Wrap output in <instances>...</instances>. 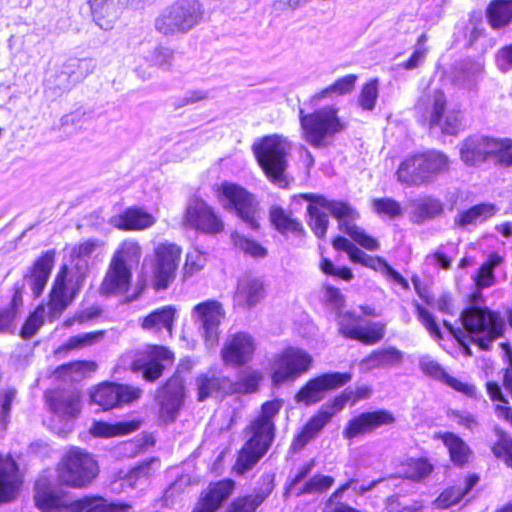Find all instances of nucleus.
Masks as SVG:
<instances>
[{"label": "nucleus", "mask_w": 512, "mask_h": 512, "mask_svg": "<svg viewBox=\"0 0 512 512\" xmlns=\"http://www.w3.org/2000/svg\"><path fill=\"white\" fill-rule=\"evenodd\" d=\"M300 197L309 202L307 207L310 218L309 226L318 238L325 237L329 224L328 215L321 211L322 208H325L338 220L339 229L348 234L360 246L370 251L378 249L377 240L353 223L359 214L349 204L328 200L317 194L306 193Z\"/></svg>", "instance_id": "nucleus-1"}, {"label": "nucleus", "mask_w": 512, "mask_h": 512, "mask_svg": "<svg viewBox=\"0 0 512 512\" xmlns=\"http://www.w3.org/2000/svg\"><path fill=\"white\" fill-rule=\"evenodd\" d=\"M281 407L280 400L265 402L259 416L247 427V433L250 436L241 449L236 463L239 473L250 470L270 448L275 431L273 418L279 413Z\"/></svg>", "instance_id": "nucleus-2"}, {"label": "nucleus", "mask_w": 512, "mask_h": 512, "mask_svg": "<svg viewBox=\"0 0 512 512\" xmlns=\"http://www.w3.org/2000/svg\"><path fill=\"white\" fill-rule=\"evenodd\" d=\"M419 122L430 130L438 129L442 134L457 135L463 127V114L457 108L447 109L446 96L434 90L419 98L414 106Z\"/></svg>", "instance_id": "nucleus-3"}, {"label": "nucleus", "mask_w": 512, "mask_h": 512, "mask_svg": "<svg viewBox=\"0 0 512 512\" xmlns=\"http://www.w3.org/2000/svg\"><path fill=\"white\" fill-rule=\"evenodd\" d=\"M450 163L449 157L439 150L411 155L397 169V180L407 186L429 184L440 174L448 172Z\"/></svg>", "instance_id": "nucleus-4"}, {"label": "nucleus", "mask_w": 512, "mask_h": 512, "mask_svg": "<svg viewBox=\"0 0 512 512\" xmlns=\"http://www.w3.org/2000/svg\"><path fill=\"white\" fill-rule=\"evenodd\" d=\"M459 155L467 166H477L493 158L499 164L509 167L512 165V140L472 135L460 143Z\"/></svg>", "instance_id": "nucleus-5"}, {"label": "nucleus", "mask_w": 512, "mask_h": 512, "mask_svg": "<svg viewBox=\"0 0 512 512\" xmlns=\"http://www.w3.org/2000/svg\"><path fill=\"white\" fill-rule=\"evenodd\" d=\"M299 120L302 138L314 148L324 147L336 134L346 129L335 106H326L309 114L300 109Z\"/></svg>", "instance_id": "nucleus-6"}, {"label": "nucleus", "mask_w": 512, "mask_h": 512, "mask_svg": "<svg viewBox=\"0 0 512 512\" xmlns=\"http://www.w3.org/2000/svg\"><path fill=\"white\" fill-rule=\"evenodd\" d=\"M97 461L87 451L70 448L57 466V480L61 485L71 488H85L98 475Z\"/></svg>", "instance_id": "nucleus-7"}, {"label": "nucleus", "mask_w": 512, "mask_h": 512, "mask_svg": "<svg viewBox=\"0 0 512 512\" xmlns=\"http://www.w3.org/2000/svg\"><path fill=\"white\" fill-rule=\"evenodd\" d=\"M461 321L465 330L471 334L483 336L473 339L481 350L488 351L492 343L501 337L505 330V321L501 314L487 307H470L462 311Z\"/></svg>", "instance_id": "nucleus-8"}, {"label": "nucleus", "mask_w": 512, "mask_h": 512, "mask_svg": "<svg viewBox=\"0 0 512 512\" xmlns=\"http://www.w3.org/2000/svg\"><path fill=\"white\" fill-rule=\"evenodd\" d=\"M217 197L225 210L235 213L250 229H259V202L252 193L239 184L223 182L217 188Z\"/></svg>", "instance_id": "nucleus-9"}, {"label": "nucleus", "mask_w": 512, "mask_h": 512, "mask_svg": "<svg viewBox=\"0 0 512 512\" xmlns=\"http://www.w3.org/2000/svg\"><path fill=\"white\" fill-rule=\"evenodd\" d=\"M202 17V6L197 0H179L156 18L155 28L164 35L187 33L200 23Z\"/></svg>", "instance_id": "nucleus-10"}, {"label": "nucleus", "mask_w": 512, "mask_h": 512, "mask_svg": "<svg viewBox=\"0 0 512 512\" xmlns=\"http://www.w3.org/2000/svg\"><path fill=\"white\" fill-rule=\"evenodd\" d=\"M290 150L291 144L288 139L276 134L263 138L254 146L256 158L272 182L280 183L282 181Z\"/></svg>", "instance_id": "nucleus-11"}, {"label": "nucleus", "mask_w": 512, "mask_h": 512, "mask_svg": "<svg viewBox=\"0 0 512 512\" xmlns=\"http://www.w3.org/2000/svg\"><path fill=\"white\" fill-rule=\"evenodd\" d=\"M313 363L312 356L297 347H287L276 353L271 362V378L275 386L292 382L307 373Z\"/></svg>", "instance_id": "nucleus-12"}, {"label": "nucleus", "mask_w": 512, "mask_h": 512, "mask_svg": "<svg viewBox=\"0 0 512 512\" xmlns=\"http://www.w3.org/2000/svg\"><path fill=\"white\" fill-rule=\"evenodd\" d=\"M225 315L223 305L216 300L203 301L193 307L191 317L198 325L199 332L208 349L218 345L220 325Z\"/></svg>", "instance_id": "nucleus-13"}, {"label": "nucleus", "mask_w": 512, "mask_h": 512, "mask_svg": "<svg viewBox=\"0 0 512 512\" xmlns=\"http://www.w3.org/2000/svg\"><path fill=\"white\" fill-rule=\"evenodd\" d=\"M351 380L349 373H324L310 379L295 395V401L311 406L322 401L329 391L344 386Z\"/></svg>", "instance_id": "nucleus-14"}, {"label": "nucleus", "mask_w": 512, "mask_h": 512, "mask_svg": "<svg viewBox=\"0 0 512 512\" xmlns=\"http://www.w3.org/2000/svg\"><path fill=\"white\" fill-rule=\"evenodd\" d=\"M183 225L208 234L219 233L224 228L214 209L199 198L189 200L183 216Z\"/></svg>", "instance_id": "nucleus-15"}, {"label": "nucleus", "mask_w": 512, "mask_h": 512, "mask_svg": "<svg viewBox=\"0 0 512 512\" xmlns=\"http://www.w3.org/2000/svg\"><path fill=\"white\" fill-rule=\"evenodd\" d=\"M156 264L153 268V286L156 290L166 289L175 277L181 256V249L173 243H161L155 249Z\"/></svg>", "instance_id": "nucleus-16"}, {"label": "nucleus", "mask_w": 512, "mask_h": 512, "mask_svg": "<svg viewBox=\"0 0 512 512\" xmlns=\"http://www.w3.org/2000/svg\"><path fill=\"white\" fill-rule=\"evenodd\" d=\"M142 390L125 384L103 383L92 393V401L104 410L129 404L140 398Z\"/></svg>", "instance_id": "nucleus-17"}, {"label": "nucleus", "mask_w": 512, "mask_h": 512, "mask_svg": "<svg viewBox=\"0 0 512 512\" xmlns=\"http://www.w3.org/2000/svg\"><path fill=\"white\" fill-rule=\"evenodd\" d=\"M255 350V339L246 332H237L225 340L221 358L227 365L240 367L252 359Z\"/></svg>", "instance_id": "nucleus-18"}, {"label": "nucleus", "mask_w": 512, "mask_h": 512, "mask_svg": "<svg viewBox=\"0 0 512 512\" xmlns=\"http://www.w3.org/2000/svg\"><path fill=\"white\" fill-rule=\"evenodd\" d=\"M394 422L395 418L393 414L387 410L361 413L349 421L343 431V436L346 439H353L357 436L371 433L383 425L393 424Z\"/></svg>", "instance_id": "nucleus-19"}, {"label": "nucleus", "mask_w": 512, "mask_h": 512, "mask_svg": "<svg viewBox=\"0 0 512 512\" xmlns=\"http://www.w3.org/2000/svg\"><path fill=\"white\" fill-rule=\"evenodd\" d=\"M160 397L159 417L164 423L173 422L183 405L184 384L179 377L170 378Z\"/></svg>", "instance_id": "nucleus-20"}, {"label": "nucleus", "mask_w": 512, "mask_h": 512, "mask_svg": "<svg viewBox=\"0 0 512 512\" xmlns=\"http://www.w3.org/2000/svg\"><path fill=\"white\" fill-rule=\"evenodd\" d=\"M195 385L198 401L235 391L233 383L228 377L212 369L199 374L196 377Z\"/></svg>", "instance_id": "nucleus-21"}, {"label": "nucleus", "mask_w": 512, "mask_h": 512, "mask_svg": "<svg viewBox=\"0 0 512 512\" xmlns=\"http://www.w3.org/2000/svg\"><path fill=\"white\" fill-rule=\"evenodd\" d=\"M265 294V285L261 279L244 276L237 282L233 305L241 309H251L265 298Z\"/></svg>", "instance_id": "nucleus-22"}, {"label": "nucleus", "mask_w": 512, "mask_h": 512, "mask_svg": "<svg viewBox=\"0 0 512 512\" xmlns=\"http://www.w3.org/2000/svg\"><path fill=\"white\" fill-rule=\"evenodd\" d=\"M233 491L234 482L230 479L209 484L207 489L201 493L192 512H216Z\"/></svg>", "instance_id": "nucleus-23"}, {"label": "nucleus", "mask_w": 512, "mask_h": 512, "mask_svg": "<svg viewBox=\"0 0 512 512\" xmlns=\"http://www.w3.org/2000/svg\"><path fill=\"white\" fill-rule=\"evenodd\" d=\"M45 396L50 409L60 418H76L81 412L80 394L76 390H54Z\"/></svg>", "instance_id": "nucleus-24"}, {"label": "nucleus", "mask_w": 512, "mask_h": 512, "mask_svg": "<svg viewBox=\"0 0 512 512\" xmlns=\"http://www.w3.org/2000/svg\"><path fill=\"white\" fill-rule=\"evenodd\" d=\"M132 280V270L110 260L100 285V293L106 296L122 295L128 292Z\"/></svg>", "instance_id": "nucleus-25"}, {"label": "nucleus", "mask_w": 512, "mask_h": 512, "mask_svg": "<svg viewBox=\"0 0 512 512\" xmlns=\"http://www.w3.org/2000/svg\"><path fill=\"white\" fill-rule=\"evenodd\" d=\"M145 353L148 360L143 363H141L140 360L134 361L132 370L142 371L143 377L146 380L154 381L163 373L164 365L161 362H171L173 360V354L167 348L156 345L148 346Z\"/></svg>", "instance_id": "nucleus-26"}, {"label": "nucleus", "mask_w": 512, "mask_h": 512, "mask_svg": "<svg viewBox=\"0 0 512 512\" xmlns=\"http://www.w3.org/2000/svg\"><path fill=\"white\" fill-rule=\"evenodd\" d=\"M419 368L426 376L443 382L456 391L462 392L470 397L475 395V386L463 383L448 375L444 368L429 355H423L419 358Z\"/></svg>", "instance_id": "nucleus-27"}, {"label": "nucleus", "mask_w": 512, "mask_h": 512, "mask_svg": "<svg viewBox=\"0 0 512 512\" xmlns=\"http://www.w3.org/2000/svg\"><path fill=\"white\" fill-rule=\"evenodd\" d=\"M109 223L119 230L141 231L152 227L156 223V218L142 208L131 207L111 217Z\"/></svg>", "instance_id": "nucleus-28"}, {"label": "nucleus", "mask_w": 512, "mask_h": 512, "mask_svg": "<svg viewBox=\"0 0 512 512\" xmlns=\"http://www.w3.org/2000/svg\"><path fill=\"white\" fill-rule=\"evenodd\" d=\"M177 316L178 309L175 306H163L142 317L140 319V326L143 330L153 333H159L164 330L172 338Z\"/></svg>", "instance_id": "nucleus-29"}, {"label": "nucleus", "mask_w": 512, "mask_h": 512, "mask_svg": "<svg viewBox=\"0 0 512 512\" xmlns=\"http://www.w3.org/2000/svg\"><path fill=\"white\" fill-rule=\"evenodd\" d=\"M67 266H63L56 276L52 291L50 293L49 308L54 314H60L73 300L76 291L70 286L71 280L67 282Z\"/></svg>", "instance_id": "nucleus-30"}, {"label": "nucleus", "mask_w": 512, "mask_h": 512, "mask_svg": "<svg viewBox=\"0 0 512 512\" xmlns=\"http://www.w3.org/2000/svg\"><path fill=\"white\" fill-rule=\"evenodd\" d=\"M19 486L17 466L9 456H0V503L11 501Z\"/></svg>", "instance_id": "nucleus-31"}, {"label": "nucleus", "mask_w": 512, "mask_h": 512, "mask_svg": "<svg viewBox=\"0 0 512 512\" xmlns=\"http://www.w3.org/2000/svg\"><path fill=\"white\" fill-rule=\"evenodd\" d=\"M127 503H109L99 496H86L67 506V512H127Z\"/></svg>", "instance_id": "nucleus-32"}, {"label": "nucleus", "mask_w": 512, "mask_h": 512, "mask_svg": "<svg viewBox=\"0 0 512 512\" xmlns=\"http://www.w3.org/2000/svg\"><path fill=\"white\" fill-rule=\"evenodd\" d=\"M333 416L334 411L320 409L295 437L292 443L293 449L296 451L303 449L307 443L320 433V431L330 422Z\"/></svg>", "instance_id": "nucleus-33"}, {"label": "nucleus", "mask_w": 512, "mask_h": 512, "mask_svg": "<svg viewBox=\"0 0 512 512\" xmlns=\"http://www.w3.org/2000/svg\"><path fill=\"white\" fill-rule=\"evenodd\" d=\"M53 264L54 252L47 251L36 260L31 274L27 277V282L31 286L36 297L43 292L49 279Z\"/></svg>", "instance_id": "nucleus-34"}, {"label": "nucleus", "mask_w": 512, "mask_h": 512, "mask_svg": "<svg viewBox=\"0 0 512 512\" xmlns=\"http://www.w3.org/2000/svg\"><path fill=\"white\" fill-rule=\"evenodd\" d=\"M97 25L105 30L112 28L123 4L114 0H87Z\"/></svg>", "instance_id": "nucleus-35"}, {"label": "nucleus", "mask_w": 512, "mask_h": 512, "mask_svg": "<svg viewBox=\"0 0 512 512\" xmlns=\"http://www.w3.org/2000/svg\"><path fill=\"white\" fill-rule=\"evenodd\" d=\"M34 500L42 512H60L64 507L67 509L63 496L55 493L45 479L37 480Z\"/></svg>", "instance_id": "nucleus-36"}, {"label": "nucleus", "mask_w": 512, "mask_h": 512, "mask_svg": "<svg viewBox=\"0 0 512 512\" xmlns=\"http://www.w3.org/2000/svg\"><path fill=\"white\" fill-rule=\"evenodd\" d=\"M403 361V352L395 347L373 351L360 362V367L369 372L377 368L399 365Z\"/></svg>", "instance_id": "nucleus-37"}, {"label": "nucleus", "mask_w": 512, "mask_h": 512, "mask_svg": "<svg viewBox=\"0 0 512 512\" xmlns=\"http://www.w3.org/2000/svg\"><path fill=\"white\" fill-rule=\"evenodd\" d=\"M159 466V460L157 458H151L132 469L128 474L122 475V472H120L119 479L111 483V490L119 493L126 487L134 488L136 480L139 478H148Z\"/></svg>", "instance_id": "nucleus-38"}, {"label": "nucleus", "mask_w": 512, "mask_h": 512, "mask_svg": "<svg viewBox=\"0 0 512 512\" xmlns=\"http://www.w3.org/2000/svg\"><path fill=\"white\" fill-rule=\"evenodd\" d=\"M498 208L492 203H480L462 211L455 218V225L465 227L485 222L498 212Z\"/></svg>", "instance_id": "nucleus-39"}, {"label": "nucleus", "mask_w": 512, "mask_h": 512, "mask_svg": "<svg viewBox=\"0 0 512 512\" xmlns=\"http://www.w3.org/2000/svg\"><path fill=\"white\" fill-rule=\"evenodd\" d=\"M486 17L493 29H501L512 23V0H492L487 9Z\"/></svg>", "instance_id": "nucleus-40"}, {"label": "nucleus", "mask_w": 512, "mask_h": 512, "mask_svg": "<svg viewBox=\"0 0 512 512\" xmlns=\"http://www.w3.org/2000/svg\"><path fill=\"white\" fill-rule=\"evenodd\" d=\"M479 481L478 476H469L463 486H453L443 491L434 501L437 508H448L457 504Z\"/></svg>", "instance_id": "nucleus-41"}, {"label": "nucleus", "mask_w": 512, "mask_h": 512, "mask_svg": "<svg viewBox=\"0 0 512 512\" xmlns=\"http://www.w3.org/2000/svg\"><path fill=\"white\" fill-rule=\"evenodd\" d=\"M447 447L450 458L455 465L463 466L472 454L469 446L457 435L446 432L438 436Z\"/></svg>", "instance_id": "nucleus-42"}, {"label": "nucleus", "mask_w": 512, "mask_h": 512, "mask_svg": "<svg viewBox=\"0 0 512 512\" xmlns=\"http://www.w3.org/2000/svg\"><path fill=\"white\" fill-rule=\"evenodd\" d=\"M141 255L142 249L139 243L135 240L127 239L119 245L113 253L111 260L132 270L134 266L138 265Z\"/></svg>", "instance_id": "nucleus-43"}, {"label": "nucleus", "mask_w": 512, "mask_h": 512, "mask_svg": "<svg viewBox=\"0 0 512 512\" xmlns=\"http://www.w3.org/2000/svg\"><path fill=\"white\" fill-rule=\"evenodd\" d=\"M97 369V364L93 361H76L58 367L55 375L67 381H80Z\"/></svg>", "instance_id": "nucleus-44"}, {"label": "nucleus", "mask_w": 512, "mask_h": 512, "mask_svg": "<svg viewBox=\"0 0 512 512\" xmlns=\"http://www.w3.org/2000/svg\"><path fill=\"white\" fill-rule=\"evenodd\" d=\"M139 428V423L135 421L120 422L110 424L103 421L94 422L90 428V433L96 437H114L129 434Z\"/></svg>", "instance_id": "nucleus-45"}, {"label": "nucleus", "mask_w": 512, "mask_h": 512, "mask_svg": "<svg viewBox=\"0 0 512 512\" xmlns=\"http://www.w3.org/2000/svg\"><path fill=\"white\" fill-rule=\"evenodd\" d=\"M404 477L421 482L425 480L434 470L433 464L427 458H409L403 464Z\"/></svg>", "instance_id": "nucleus-46"}, {"label": "nucleus", "mask_w": 512, "mask_h": 512, "mask_svg": "<svg viewBox=\"0 0 512 512\" xmlns=\"http://www.w3.org/2000/svg\"><path fill=\"white\" fill-rule=\"evenodd\" d=\"M412 205V219L415 223H421L426 219L434 218L443 212L442 203L431 197L415 200Z\"/></svg>", "instance_id": "nucleus-47"}, {"label": "nucleus", "mask_w": 512, "mask_h": 512, "mask_svg": "<svg viewBox=\"0 0 512 512\" xmlns=\"http://www.w3.org/2000/svg\"><path fill=\"white\" fill-rule=\"evenodd\" d=\"M268 495L269 492L258 490L249 495L237 497L231 502L225 512H256Z\"/></svg>", "instance_id": "nucleus-48"}, {"label": "nucleus", "mask_w": 512, "mask_h": 512, "mask_svg": "<svg viewBox=\"0 0 512 512\" xmlns=\"http://www.w3.org/2000/svg\"><path fill=\"white\" fill-rule=\"evenodd\" d=\"M270 220L275 228L282 234L303 232L301 223L292 218L282 208L274 207L270 211Z\"/></svg>", "instance_id": "nucleus-49"}, {"label": "nucleus", "mask_w": 512, "mask_h": 512, "mask_svg": "<svg viewBox=\"0 0 512 512\" xmlns=\"http://www.w3.org/2000/svg\"><path fill=\"white\" fill-rule=\"evenodd\" d=\"M486 389L492 401L502 403L495 406L497 417L503 418L512 424V408L507 405L508 400L503 395L500 386L496 382H487Z\"/></svg>", "instance_id": "nucleus-50"}, {"label": "nucleus", "mask_w": 512, "mask_h": 512, "mask_svg": "<svg viewBox=\"0 0 512 512\" xmlns=\"http://www.w3.org/2000/svg\"><path fill=\"white\" fill-rule=\"evenodd\" d=\"M494 432L498 440L492 446V452L497 458H503L506 464L512 468V438L499 427H495Z\"/></svg>", "instance_id": "nucleus-51"}, {"label": "nucleus", "mask_w": 512, "mask_h": 512, "mask_svg": "<svg viewBox=\"0 0 512 512\" xmlns=\"http://www.w3.org/2000/svg\"><path fill=\"white\" fill-rule=\"evenodd\" d=\"M386 325L380 322H372L366 327H360L356 340L373 345L381 341L385 336Z\"/></svg>", "instance_id": "nucleus-52"}, {"label": "nucleus", "mask_w": 512, "mask_h": 512, "mask_svg": "<svg viewBox=\"0 0 512 512\" xmlns=\"http://www.w3.org/2000/svg\"><path fill=\"white\" fill-rule=\"evenodd\" d=\"M359 317L346 312L338 315V325L340 333L346 338L356 340L359 328Z\"/></svg>", "instance_id": "nucleus-53"}, {"label": "nucleus", "mask_w": 512, "mask_h": 512, "mask_svg": "<svg viewBox=\"0 0 512 512\" xmlns=\"http://www.w3.org/2000/svg\"><path fill=\"white\" fill-rule=\"evenodd\" d=\"M378 97V80L373 79L366 83L359 95V105L362 109L371 111L374 109Z\"/></svg>", "instance_id": "nucleus-54"}, {"label": "nucleus", "mask_w": 512, "mask_h": 512, "mask_svg": "<svg viewBox=\"0 0 512 512\" xmlns=\"http://www.w3.org/2000/svg\"><path fill=\"white\" fill-rule=\"evenodd\" d=\"M422 508V501L414 500L410 504H406L399 495H392L385 501V509L388 512H418Z\"/></svg>", "instance_id": "nucleus-55"}, {"label": "nucleus", "mask_w": 512, "mask_h": 512, "mask_svg": "<svg viewBox=\"0 0 512 512\" xmlns=\"http://www.w3.org/2000/svg\"><path fill=\"white\" fill-rule=\"evenodd\" d=\"M234 244L237 248L245 252L246 254L256 257L263 258L267 254V250L262 247L259 243L254 240L248 239L242 235L235 234L233 236Z\"/></svg>", "instance_id": "nucleus-56"}, {"label": "nucleus", "mask_w": 512, "mask_h": 512, "mask_svg": "<svg viewBox=\"0 0 512 512\" xmlns=\"http://www.w3.org/2000/svg\"><path fill=\"white\" fill-rule=\"evenodd\" d=\"M105 332L96 331L71 337L64 345L68 350L91 346L103 339Z\"/></svg>", "instance_id": "nucleus-57"}, {"label": "nucleus", "mask_w": 512, "mask_h": 512, "mask_svg": "<svg viewBox=\"0 0 512 512\" xmlns=\"http://www.w3.org/2000/svg\"><path fill=\"white\" fill-rule=\"evenodd\" d=\"M333 484V477L317 474L306 482L299 494L321 493L328 490Z\"/></svg>", "instance_id": "nucleus-58"}, {"label": "nucleus", "mask_w": 512, "mask_h": 512, "mask_svg": "<svg viewBox=\"0 0 512 512\" xmlns=\"http://www.w3.org/2000/svg\"><path fill=\"white\" fill-rule=\"evenodd\" d=\"M418 320L426 328L428 333L437 341L442 339V333L434 316L419 304H415Z\"/></svg>", "instance_id": "nucleus-59"}, {"label": "nucleus", "mask_w": 512, "mask_h": 512, "mask_svg": "<svg viewBox=\"0 0 512 512\" xmlns=\"http://www.w3.org/2000/svg\"><path fill=\"white\" fill-rule=\"evenodd\" d=\"M373 209L380 215H386L390 218L398 217L402 214L400 204L394 199L382 198L373 200Z\"/></svg>", "instance_id": "nucleus-60"}, {"label": "nucleus", "mask_w": 512, "mask_h": 512, "mask_svg": "<svg viewBox=\"0 0 512 512\" xmlns=\"http://www.w3.org/2000/svg\"><path fill=\"white\" fill-rule=\"evenodd\" d=\"M44 308L38 307L26 320L22 331L21 336L25 339H29L32 336L35 335L37 330L43 325L44 323Z\"/></svg>", "instance_id": "nucleus-61"}, {"label": "nucleus", "mask_w": 512, "mask_h": 512, "mask_svg": "<svg viewBox=\"0 0 512 512\" xmlns=\"http://www.w3.org/2000/svg\"><path fill=\"white\" fill-rule=\"evenodd\" d=\"M482 71L483 65L480 62H470L462 66L461 73L455 80L463 87H470Z\"/></svg>", "instance_id": "nucleus-62"}, {"label": "nucleus", "mask_w": 512, "mask_h": 512, "mask_svg": "<svg viewBox=\"0 0 512 512\" xmlns=\"http://www.w3.org/2000/svg\"><path fill=\"white\" fill-rule=\"evenodd\" d=\"M173 59V52L169 48L156 47L149 55V61L162 69H169Z\"/></svg>", "instance_id": "nucleus-63"}, {"label": "nucleus", "mask_w": 512, "mask_h": 512, "mask_svg": "<svg viewBox=\"0 0 512 512\" xmlns=\"http://www.w3.org/2000/svg\"><path fill=\"white\" fill-rule=\"evenodd\" d=\"M206 264V257L202 252L197 249H193L188 252L185 262V271L188 274H193L201 270Z\"/></svg>", "instance_id": "nucleus-64"}]
</instances>
